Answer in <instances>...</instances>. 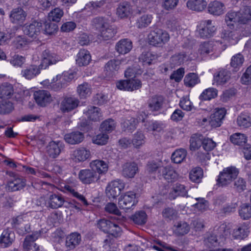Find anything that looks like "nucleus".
Instances as JSON below:
<instances>
[{"label": "nucleus", "instance_id": "64", "mask_svg": "<svg viewBox=\"0 0 251 251\" xmlns=\"http://www.w3.org/2000/svg\"><path fill=\"white\" fill-rule=\"evenodd\" d=\"M145 139L143 133L141 131H137L133 136L132 144L135 147L138 148L145 143Z\"/></svg>", "mask_w": 251, "mask_h": 251}, {"label": "nucleus", "instance_id": "39", "mask_svg": "<svg viewBox=\"0 0 251 251\" xmlns=\"http://www.w3.org/2000/svg\"><path fill=\"white\" fill-rule=\"evenodd\" d=\"M14 94V88L12 84L5 82L0 86V98L10 99Z\"/></svg>", "mask_w": 251, "mask_h": 251}, {"label": "nucleus", "instance_id": "46", "mask_svg": "<svg viewBox=\"0 0 251 251\" xmlns=\"http://www.w3.org/2000/svg\"><path fill=\"white\" fill-rule=\"evenodd\" d=\"M164 99L162 96H154L149 100V107L151 111H158L163 105Z\"/></svg>", "mask_w": 251, "mask_h": 251}, {"label": "nucleus", "instance_id": "29", "mask_svg": "<svg viewBox=\"0 0 251 251\" xmlns=\"http://www.w3.org/2000/svg\"><path fill=\"white\" fill-rule=\"evenodd\" d=\"M91 60L89 52L85 50H80L77 54L76 63L79 66L88 65Z\"/></svg>", "mask_w": 251, "mask_h": 251}, {"label": "nucleus", "instance_id": "7", "mask_svg": "<svg viewBox=\"0 0 251 251\" xmlns=\"http://www.w3.org/2000/svg\"><path fill=\"white\" fill-rule=\"evenodd\" d=\"M125 184L120 179L114 180L108 183L105 190L106 196L109 199H115L120 195L124 188Z\"/></svg>", "mask_w": 251, "mask_h": 251}, {"label": "nucleus", "instance_id": "55", "mask_svg": "<svg viewBox=\"0 0 251 251\" xmlns=\"http://www.w3.org/2000/svg\"><path fill=\"white\" fill-rule=\"evenodd\" d=\"M200 82L197 74L193 73L187 74L184 79V84L188 87H192Z\"/></svg>", "mask_w": 251, "mask_h": 251}, {"label": "nucleus", "instance_id": "17", "mask_svg": "<svg viewBox=\"0 0 251 251\" xmlns=\"http://www.w3.org/2000/svg\"><path fill=\"white\" fill-rule=\"evenodd\" d=\"M34 98L36 103L44 107L49 104L52 100L50 93L46 90H39L34 93Z\"/></svg>", "mask_w": 251, "mask_h": 251}, {"label": "nucleus", "instance_id": "11", "mask_svg": "<svg viewBox=\"0 0 251 251\" xmlns=\"http://www.w3.org/2000/svg\"><path fill=\"white\" fill-rule=\"evenodd\" d=\"M78 177L84 184H90L100 179V176L92 169H83L79 171Z\"/></svg>", "mask_w": 251, "mask_h": 251}, {"label": "nucleus", "instance_id": "21", "mask_svg": "<svg viewBox=\"0 0 251 251\" xmlns=\"http://www.w3.org/2000/svg\"><path fill=\"white\" fill-rule=\"evenodd\" d=\"M159 174L169 182L175 181L178 177L177 173L172 166L169 165L160 169Z\"/></svg>", "mask_w": 251, "mask_h": 251}, {"label": "nucleus", "instance_id": "37", "mask_svg": "<svg viewBox=\"0 0 251 251\" xmlns=\"http://www.w3.org/2000/svg\"><path fill=\"white\" fill-rule=\"evenodd\" d=\"M132 9L128 2L120 3L117 8V14L121 18L127 17L131 13Z\"/></svg>", "mask_w": 251, "mask_h": 251}, {"label": "nucleus", "instance_id": "19", "mask_svg": "<svg viewBox=\"0 0 251 251\" xmlns=\"http://www.w3.org/2000/svg\"><path fill=\"white\" fill-rule=\"evenodd\" d=\"M138 171V166L134 162H126L122 165V174L125 177L133 178Z\"/></svg>", "mask_w": 251, "mask_h": 251}, {"label": "nucleus", "instance_id": "2", "mask_svg": "<svg viewBox=\"0 0 251 251\" xmlns=\"http://www.w3.org/2000/svg\"><path fill=\"white\" fill-rule=\"evenodd\" d=\"M77 182L75 180L68 181L66 183L60 182L57 189L63 193H67L75 197L85 206L89 205L85 198L82 195L79 194L76 190Z\"/></svg>", "mask_w": 251, "mask_h": 251}, {"label": "nucleus", "instance_id": "33", "mask_svg": "<svg viewBox=\"0 0 251 251\" xmlns=\"http://www.w3.org/2000/svg\"><path fill=\"white\" fill-rule=\"evenodd\" d=\"M190 227L185 221L176 222L173 226V232L177 236H183L187 234Z\"/></svg>", "mask_w": 251, "mask_h": 251}, {"label": "nucleus", "instance_id": "58", "mask_svg": "<svg viewBox=\"0 0 251 251\" xmlns=\"http://www.w3.org/2000/svg\"><path fill=\"white\" fill-rule=\"evenodd\" d=\"M187 151L183 149L176 150L172 155L171 159L175 163H180L185 158Z\"/></svg>", "mask_w": 251, "mask_h": 251}, {"label": "nucleus", "instance_id": "61", "mask_svg": "<svg viewBox=\"0 0 251 251\" xmlns=\"http://www.w3.org/2000/svg\"><path fill=\"white\" fill-rule=\"evenodd\" d=\"M77 92L80 98H84L91 94V88L88 83L84 82L78 86Z\"/></svg>", "mask_w": 251, "mask_h": 251}, {"label": "nucleus", "instance_id": "16", "mask_svg": "<svg viewBox=\"0 0 251 251\" xmlns=\"http://www.w3.org/2000/svg\"><path fill=\"white\" fill-rule=\"evenodd\" d=\"M42 29V24L41 22L34 21L28 25L24 27L25 34L33 38H36L40 33Z\"/></svg>", "mask_w": 251, "mask_h": 251}, {"label": "nucleus", "instance_id": "25", "mask_svg": "<svg viewBox=\"0 0 251 251\" xmlns=\"http://www.w3.org/2000/svg\"><path fill=\"white\" fill-rule=\"evenodd\" d=\"M249 233L248 226L243 224L233 229L232 235L234 239L243 240L248 236Z\"/></svg>", "mask_w": 251, "mask_h": 251}, {"label": "nucleus", "instance_id": "47", "mask_svg": "<svg viewBox=\"0 0 251 251\" xmlns=\"http://www.w3.org/2000/svg\"><path fill=\"white\" fill-rule=\"evenodd\" d=\"M238 213L242 219L249 220L251 218V204L247 203L242 204L239 207Z\"/></svg>", "mask_w": 251, "mask_h": 251}, {"label": "nucleus", "instance_id": "62", "mask_svg": "<svg viewBox=\"0 0 251 251\" xmlns=\"http://www.w3.org/2000/svg\"><path fill=\"white\" fill-rule=\"evenodd\" d=\"M152 248L158 251H181L176 248L172 247L160 240L157 241L156 245L152 246Z\"/></svg>", "mask_w": 251, "mask_h": 251}, {"label": "nucleus", "instance_id": "24", "mask_svg": "<svg viewBox=\"0 0 251 251\" xmlns=\"http://www.w3.org/2000/svg\"><path fill=\"white\" fill-rule=\"evenodd\" d=\"M83 113L87 116L88 119L92 121L97 122L102 119L100 110L99 108L96 106H88L87 110H84Z\"/></svg>", "mask_w": 251, "mask_h": 251}, {"label": "nucleus", "instance_id": "23", "mask_svg": "<svg viewBox=\"0 0 251 251\" xmlns=\"http://www.w3.org/2000/svg\"><path fill=\"white\" fill-rule=\"evenodd\" d=\"M120 62L118 60H109L105 65L104 74L107 78L113 77L119 68Z\"/></svg>", "mask_w": 251, "mask_h": 251}, {"label": "nucleus", "instance_id": "27", "mask_svg": "<svg viewBox=\"0 0 251 251\" xmlns=\"http://www.w3.org/2000/svg\"><path fill=\"white\" fill-rule=\"evenodd\" d=\"M83 133L79 131H74L65 135L64 140L71 145H75L81 143L84 139Z\"/></svg>", "mask_w": 251, "mask_h": 251}, {"label": "nucleus", "instance_id": "51", "mask_svg": "<svg viewBox=\"0 0 251 251\" xmlns=\"http://www.w3.org/2000/svg\"><path fill=\"white\" fill-rule=\"evenodd\" d=\"M74 154L78 161H84L90 156V151L84 148H80L75 151Z\"/></svg>", "mask_w": 251, "mask_h": 251}, {"label": "nucleus", "instance_id": "14", "mask_svg": "<svg viewBox=\"0 0 251 251\" xmlns=\"http://www.w3.org/2000/svg\"><path fill=\"white\" fill-rule=\"evenodd\" d=\"M226 114V110L225 108L217 109L214 113L211 115L209 118V124L213 128L220 126Z\"/></svg>", "mask_w": 251, "mask_h": 251}, {"label": "nucleus", "instance_id": "5", "mask_svg": "<svg viewBox=\"0 0 251 251\" xmlns=\"http://www.w3.org/2000/svg\"><path fill=\"white\" fill-rule=\"evenodd\" d=\"M97 227L104 232L109 233L114 237L118 236L121 231V227L117 223L105 219L99 220Z\"/></svg>", "mask_w": 251, "mask_h": 251}, {"label": "nucleus", "instance_id": "42", "mask_svg": "<svg viewBox=\"0 0 251 251\" xmlns=\"http://www.w3.org/2000/svg\"><path fill=\"white\" fill-rule=\"evenodd\" d=\"M203 136L200 134H194L191 137L190 142V149L195 151L198 150L202 145Z\"/></svg>", "mask_w": 251, "mask_h": 251}, {"label": "nucleus", "instance_id": "63", "mask_svg": "<svg viewBox=\"0 0 251 251\" xmlns=\"http://www.w3.org/2000/svg\"><path fill=\"white\" fill-rule=\"evenodd\" d=\"M157 56L151 52H144L139 57V61L142 62L144 65H149L154 60L156 59Z\"/></svg>", "mask_w": 251, "mask_h": 251}, {"label": "nucleus", "instance_id": "56", "mask_svg": "<svg viewBox=\"0 0 251 251\" xmlns=\"http://www.w3.org/2000/svg\"><path fill=\"white\" fill-rule=\"evenodd\" d=\"M217 89L213 88H209L202 92L199 96V99L201 100H209L217 97Z\"/></svg>", "mask_w": 251, "mask_h": 251}, {"label": "nucleus", "instance_id": "54", "mask_svg": "<svg viewBox=\"0 0 251 251\" xmlns=\"http://www.w3.org/2000/svg\"><path fill=\"white\" fill-rule=\"evenodd\" d=\"M225 21L227 23V26L230 28L233 27V24L232 23H239V18L238 12L230 11L228 12L226 15Z\"/></svg>", "mask_w": 251, "mask_h": 251}, {"label": "nucleus", "instance_id": "9", "mask_svg": "<svg viewBox=\"0 0 251 251\" xmlns=\"http://www.w3.org/2000/svg\"><path fill=\"white\" fill-rule=\"evenodd\" d=\"M137 202L135 193L133 192H128L120 197L118 205L120 208L126 210L131 208Z\"/></svg>", "mask_w": 251, "mask_h": 251}, {"label": "nucleus", "instance_id": "40", "mask_svg": "<svg viewBox=\"0 0 251 251\" xmlns=\"http://www.w3.org/2000/svg\"><path fill=\"white\" fill-rule=\"evenodd\" d=\"M237 125L242 128H248L251 126V114L241 113L237 118Z\"/></svg>", "mask_w": 251, "mask_h": 251}, {"label": "nucleus", "instance_id": "6", "mask_svg": "<svg viewBox=\"0 0 251 251\" xmlns=\"http://www.w3.org/2000/svg\"><path fill=\"white\" fill-rule=\"evenodd\" d=\"M6 174L11 177L8 182L9 190L12 191H16L20 190L25 187L26 180L23 176L10 171H7Z\"/></svg>", "mask_w": 251, "mask_h": 251}, {"label": "nucleus", "instance_id": "18", "mask_svg": "<svg viewBox=\"0 0 251 251\" xmlns=\"http://www.w3.org/2000/svg\"><path fill=\"white\" fill-rule=\"evenodd\" d=\"M64 145L60 142H50L46 147V153L51 158H56L63 149Z\"/></svg>", "mask_w": 251, "mask_h": 251}, {"label": "nucleus", "instance_id": "8", "mask_svg": "<svg viewBox=\"0 0 251 251\" xmlns=\"http://www.w3.org/2000/svg\"><path fill=\"white\" fill-rule=\"evenodd\" d=\"M197 30L201 38H207L213 36L216 28L212 25V21L208 20L202 21L198 26Z\"/></svg>", "mask_w": 251, "mask_h": 251}, {"label": "nucleus", "instance_id": "34", "mask_svg": "<svg viewBox=\"0 0 251 251\" xmlns=\"http://www.w3.org/2000/svg\"><path fill=\"white\" fill-rule=\"evenodd\" d=\"M208 10L211 14L219 16L224 13V5L217 0L211 1L208 4Z\"/></svg>", "mask_w": 251, "mask_h": 251}, {"label": "nucleus", "instance_id": "36", "mask_svg": "<svg viewBox=\"0 0 251 251\" xmlns=\"http://www.w3.org/2000/svg\"><path fill=\"white\" fill-rule=\"evenodd\" d=\"M40 65H30L22 71V76L28 79H31L40 73Z\"/></svg>", "mask_w": 251, "mask_h": 251}, {"label": "nucleus", "instance_id": "59", "mask_svg": "<svg viewBox=\"0 0 251 251\" xmlns=\"http://www.w3.org/2000/svg\"><path fill=\"white\" fill-rule=\"evenodd\" d=\"M14 109L12 102L7 100L0 101V114L5 115L11 112Z\"/></svg>", "mask_w": 251, "mask_h": 251}, {"label": "nucleus", "instance_id": "10", "mask_svg": "<svg viewBox=\"0 0 251 251\" xmlns=\"http://www.w3.org/2000/svg\"><path fill=\"white\" fill-rule=\"evenodd\" d=\"M73 78V75L72 74H65L58 75L53 77L51 82V88L55 91L66 86L65 81H69Z\"/></svg>", "mask_w": 251, "mask_h": 251}, {"label": "nucleus", "instance_id": "20", "mask_svg": "<svg viewBox=\"0 0 251 251\" xmlns=\"http://www.w3.org/2000/svg\"><path fill=\"white\" fill-rule=\"evenodd\" d=\"M65 202L64 197L59 194L51 193L48 198V206L52 209H57L63 206Z\"/></svg>", "mask_w": 251, "mask_h": 251}, {"label": "nucleus", "instance_id": "60", "mask_svg": "<svg viewBox=\"0 0 251 251\" xmlns=\"http://www.w3.org/2000/svg\"><path fill=\"white\" fill-rule=\"evenodd\" d=\"M238 201H234L233 202L226 204L220 209L219 213L222 215H226L235 212L238 205Z\"/></svg>", "mask_w": 251, "mask_h": 251}, {"label": "nucleus", "instance_id": "30", "mask_svg": "<svg viewBox=\"0 0 251 251\" xmlns=\"http://www.w3.org/2000/svg\"><path fill=\"white\" fill-rule=\"evenodd\" d=\"M104 209L106 212L114 215L111 217L112 219L117 221L118 223L122 221L123 217L121 216V213L116 204L109 202L106 204Z\"/></svg>", "mask_w": 251, "mask_h": 251}, {"label": "nucleus", "instance_id": "28", "mask_svg": "<svg viewBox=\"0 0 251 251\" xmlns=\"http://www.w3.org/2000/svg\"><path fill=\"white\" fill-rule=\"evenodd\" d=\"M91 169L99 175L105 174L108 170V165L106 162L101 160H95L90 163Z\"/></svg>", "mask_w": 251, "mask_h": 251}, {"label": "nucleus", "instance_id": "53", "mask_svg": "<svg viewBox=\"0 0 251 251\" xmlns=\"http://www.w3.org/2000/svg\"><path fill=\"white\" fill-rule=\"evenodd\" d=\"M152 20V16L151 15H143L137 20L136 26L139 28H146L150 25Z\"/></svg>", "mask_w": 251, "mask_h": 251}, {"label": "nucleus", "instance_id": "41", "mask_svg": "<svg viewBox=\"0 0 251 251\" xmlns=\"http://www.w3.org/2000/svg\"><path fill=\"white\" fill-rule=\"evenodd\" d=\"M207 2L204 0H189L187 2V7L192 10L201 11L207 6Z\"/></svg>", "mask_w": 251, "mask_h": 251}, {"label": "nucleus", "instance_id": "26", "mask_svg": "<svg viewBox=\"0 0 251 251\" xmlns=\"http://www.w3.org/2000/svg\"><path fill=\"white\" fill-rule=\"evenodd\" d=\"M132 48V42L128 39L120 40L116 43L115 50L120 54H125L130 51Z\"/></svg>", "mask_w": 251, "mask_h": 251}, {"label": "nucleus", "instance_id": "45", "mask_svg": "<svg viewBox=\"0 0 251 251\" xmlns=\"http://www.w3.org/2000/svg\"><path fill=\"white\" fill-rule=\"evenodd\" d=\"M13 234L14 233L8 230H4L0 237V247L6 248L10 246L13 241L12 237Z\"/></svg>", "mask_w": 251, "mask_h": 251}, {"label": "nucleus", "instance_id": "22", "mask_svg": "<svg viewBox=\"0 0 251 251\" xmlns=\"http://www.w3.org/2000/svg\"><path fill=\"white\" fill-rule=\"evenodd\" d=\"M26 14L24 10L20 7L13 9L10 15V19L12 23L22 24L25 19Z\"/></svg>", "mask_w": 251, "mask_h": 251}, {"label": "nucleus", "instance_id": "50", "mask_svg": "<svg viewBox=\"0 0 251 251\" xmlns=\"http://www.w3.org/2000/svg\"><path fill=\"white\" fill-rule=\"evenodd\" d=\"M131 219L134 224L138 225H144L147 220V215L144 211H139L131 216Z\"/></svg>", "mask_w": 251, "mask_h": 251}, {"label": "nucleus", "instance_id": "4", "mask_svg": "<svg viewBox=\"0 0 251 251\" xmlns=\"http://www.w3.org/2000/svg\"><path fill=\"white\" fill-rule=\"evenodd\" d=\"M63 60V58L60 55L48 49L45 50L41 54V62L39 65L40 68L41 69H46L49 66L55 64Z\"/></svg>", "mask_w": 251, "mask_h": 251}, {"label": "nucleus", "instance_id": "12", "mask_svg": "<svg viewBox=\"0 0 251 251\" xmlns=\"http://www.w3.org/2000/svg\"><path fill=\"white\" fill-rule=\"evenodd\" d=\"M116 86L119 89L132 91L141 88L142 83L138 79H129L120 81Z\"/></svg>", "mask_w": 251, "mask_h": 251}, {"label": "nucleus", "instance_id": "35", "mask_svg": "<svg viewBox=\"0 0 251 251\" xmlns=\"http://www.w3.org/2000/svg\"><path fill=\"white\" fill-rule=\"evenodd\" d=\"M222 37L225 40L227 41L230 44H236L240 39V36L237 30H224L222 32Z\"/></svg>", "mask_w": 251, "mask_h": 251}, {"label": "nucleus", "instance_id": "43", "mask_svg": "<svg viewBox=\"0 0 251 251\" xmlns=\"http://www.w3.org/2000/svg\"><path fill=\"white\" fill-rule=\"evenodd\" d=\"M239 23L246 24L251 21V7L245 6L239 12Z\"/></svg>", "mask_w": 251, "mask_h": 251}, {"label": "nucleus", "instance_id": "15", "mask_svg": "<svg viewBox=\"0 0 251 251\" xmlns=\"http://www.w3.org/2000/svg\"><path fill=\"white\" fill-rule=\"evenodd\" d=\"M79 103V100L74 97H66L61 102L60 109L63 112H68L76 108Z\"/></svg>", "mask_w": 251, "mask_h": 251}, {"label": "nucleus", "instance_id": "48", "mask_svg": "<svg viewBox=\"0 0 251 251\" xmlns=\"http://www.w3.org/2000/svg\"><path fill=\"white\" fill-rule=\"evenodd\" d=\"M100 36L103 40H108L111 39L116 33L117 31L112 25H108L107 27L103 28L100 31Z\"/></svg>", "mask_w": 251, "mask_h": 251}, {"label": "nucleus", "instance_id": "31", "mask_svg": "<svg viewBox=\"0 0 251 251\" xmlns=\"http://www.w3.org/2000/svg\"><path fill=\"white\" fill-rule=\"evenodd\" d=\"M231 73L226 69H222L216 74L214 80L217 85H223L226 83L230 78Z\"/></svg>", "mask_w": 251, "mask_h": 251}, {"label": "nucleus", "instance_id": "13", "mask_svg": "<svg viewBox=\"0 0 251 251\" xmlns=\"http://www.w3.org/2000/svg\"><path fill=\"white\" fill-rule=\"evenodd\" d=\"M40 236V231H34L31 234L26 236L23 243L24 250L30 251L35 249L38 246L35 243V241Z\"/></svg>", "mask_w": 251, "mask_h": 251}, {"label": "nucleus", "instance_id": "49", "mask_svg": "<svg viewBox=\"0 0 251 251\" xmlns=\"http://www.w3.org/2000/svg\"><path fill=\"white\" fill-rule=\"evenodd\" d=\"M203 176V170L199 167L193 168L189 173L190 179L195 183L201 182Z\"/></svg>", "mask_w": 251, "mask_h": 251}, {"label": "nucleus", "instance_id": "32", "mask_svg": "<svg viewBox=\"0 0 251 251\" xmlns=\"http://www.w3.org/2000/svg\"><path fill=\"white\" fill-rule=\"evenodd\" d=\"M81 242V235L77 233H73L66 238V246L69 250L75 249Z\"/></svg>", "mask_w": 251, "mask_h": 251}, {"label": "nucleus", "instance_id": "38", "mask_svg": "<svg viewBox=\"0 0 251 251\" xmlns=\"http://www.w3.org/2000/svg\"><path fill=\"white\" fill-rule=\"evenodd\" d=\"M109 24V20L103 17H97L93 19L91 25L93 28L100 32L103 28L107 27Z\"/></svg>", "mask_w": 251, "mask_h": 251}, {"label": "nucleus", "instance_id": "52", "mask_svg": "<svg viewBox=\"0 0 251 251\" xmlns=\"http://www.w3.org/2000/svg\"><path fill=\"white\" fill-rule=\"evenodd\" d=\"M230 140L234 145L243 146L246 145L247 139L245 134L236 133L230 136Z\"/></svg>", "mask_w": 251, "mask_h": 251}, {"label": "nucleus", "instance_id": "57", "mask_svg": "<svg viewBox=\"0 0 251 251\" xmlns=\"http://www.w3.org/2000/svg\"><path fill=\"white\" fill-rule=\"evenodd\" d=\"M186 194L187 190L185 187L183 185L176 183L170 195L171 198L174 199L178 196L184 197L186 196Z\"/></svg>", "mask_w": 251, "mask_h": 251}, {"label": "nucleus", "instance_id": "1", "mask_svg": "<svg viewBox=\"0 0 251 251\" xmlns=\"http://www.w3.org/2000/svg\"><path fill=\"white\" fill-rule=\"evenodd\" d=\"M170 39L168 33L162 29L155 28L151 31L148 35L149 43L154 46L161 47Z\"/></svg>", "mask_w": 251, "mask_h": 251}, {"label": "nucleus", "instance_id": "44", "mask_svg": "<svg viewBox=\"0 0 251 251\" xmlns=\"http://www.w3.org/2000/svg\"><path fill=\"white\" fill-rule=\"evenodd\" d=\"M219 43L221 44L222 43L219 41H216L215 43L212 41L204 42L200 45L199 51L201 54L203 55L208 54L214 50L216 44H218Z\"/></svg>", "mask_w": 251, "mask_h": 251}, {"label": "nucleus", "instance_id": "3", "mask_svg": "<svg viewBox=\"0 0 251 251\" xmlns=\"http://www.w3.org/2000/svg\"><path fill=\"white\" fill-rule=\"evenodd\" d=\"M238 174L239 171L235 167L230 166L226 168L220 173L217 179V184L219 186H226L234 180Z\"/></svg>", "mask_w": 251, "mask_h": 251}]
</instances>
